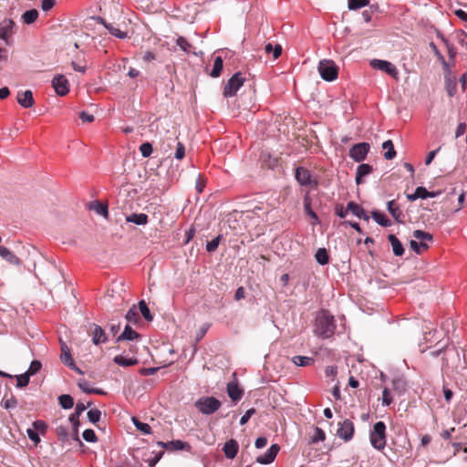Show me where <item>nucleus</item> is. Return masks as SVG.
Returning a JSON list of instances; mask_svg holds the SVG:
<instances>
[{
  "instance_id": "nucleus-59",
  "label": "nucleus",
  "mask_w": 467,
  "mask_h": 467,
  "mask_svg": "<svg viewBox=\"0 0 467 467\" xmlns=\"http://www.w3.org/2000/svg\"><path fill=\"white\" fill-rule=\"evenodd\" d=\"M55 0H42L41 8L43 11L47 12L55 5Z\"/></svg>"
},
{
  "instance_id": "nucleus-16",
  "label": "nucleus",
  "mask_w": 467,
  "mask_h": 467,
  "mask_svg": "<svg viewBox=\"0 0 467 467\" xmlns=\"http://www.w3.org/2000/svg\"><path fill=\"white\" fill-rule=\"evenodd\" d=\"M296 179L303 186L309 185L312 182L309 171L303 167L296 170Z\"/></svg>"
},
{
  "instance_id": "nucleus-4",
  "label": "nucleus",
  "mask_w": 467,
  "mask_h": 467,
  "mask_svg": "<svg viewBox=\"0 0 467 467\" xmlns=\"http://www.w3.org/2000/svg\"><path fill=\"white\" fill-rule=\"evenodd\" d=\"M222 403L214 397L203 396L199 398L195 403V408L204 415H211L217 411Z\"/></svg>"
},
{
  "instance_id": "nucleus-23",
  "label": "nucleus",
  "mask_w": 467,
  "mask_h": 467,
  "mask_svg": "<svg viewBox=\"0 0 467 467\" xmlns=\"http://www.w3.org/2000/svg\"><path fill=\"white\" fill-rule=\"evenodd\" d=\"M126 221L137 225H145L148 223V215L145 213H131L126 217Z\"/></svg>"
},
{
  "instance_id": "nucleus-49",
  "label": "nucleus",
  "mask_w": 467,
  "mask_h": 467,
  "mask_svg": "<svg viewBox=\"0 0 467 467\" xmlns=\"http://www.w3.org/2000/svg\"><path fill=\"white\" fill-rule=\"evenodd\" d=\"M16 379L17 380L16 386L18 388H24L28 385L30 376L26 373V371L21 375L16 376Z\"/></svg>"
},
{
  "instance_id": "nucleus-31",
  "label": "nucleus",
  "mask_w": 467,
  "mask_h": 467,
  "mask_svg": "<svg viewBox=\"0 0 467 467\" xmlns=\"http://www.w3.org/2000/svg\"><path fill=\"white\" fill-rule=\"evenodd\" d=\"M292 361L298 367H307L314 363V359L312 358L305 356H295L292 358Z\"/></svg>"
},
{
  "instance_id": "nucleus-3",
  "label": "nucleus",
  "mask_w": 467,
  "mask_h": 467,
  "mask_svg": "<svg viewBox=\"0 0 467 467\" xmlns=\"http://www.w3.org/2000/svg\"><path fill=\"white\" fill-rule=\"evenodd\" d=\"M414 240L410 243V248L418 254L429 248V243L432 242L433 236L422 230H415L412 234Z\"/></svg>"
},
{
  "instance_id": "nucleus-43",
  "label": "nucleus",
  "mask_w": 467,
  "mask_h": 467,
  "mask_svg": "<svg viewBox=\"0 0 467 467\" xmlns=\"http://www.w3.org/2000/svg\"><path fill=\"white\" fill-rule=\"evenodd\" d=\"M368 4L369 0H348V6L350 10H357L367 6Z\"/></svg>"
},
{
  "instance_id": "nucleus-7",
  "label": "nucleus",
  "mask_w": 467,
  "mask_h": 467,
  "mask_svg": "<svg viewBox=\"0 0 467 467\" xmlns=\"http://www.w3.org/2000/svg\"><path fill=\"white\" fill-rule=\"evenodd\" d=\"M370 146L367 142L355 144L349 150V156L357 162L364 161L369 151Z\"/></svg>"
},
{
  "instance_id": "nucleus-26",
  "label": "nucleus",
  "mask_w": 467,
  "mask_h": 467,
  "mask_svg": "<svg viewBox=\"0 0 467 467\" xmlns=\"http://www.w3.org/2000/svg\"><path fill=\"white\" fill-rule=\"evenodd\" d=\"M89 209L94 211L97 214L102 215L103 217H108V206L106 204H103L99 202H92L89 204Z\"/></svg>"
},
{
  "instance_id": "nucleus-8",
  "label": "nucleus",
  "mask_w": 467,
  "mask_h": 467,
  "mask_svg": "<svg viewBox=\"0 0 467 467\" xmlns=\"http://www.w3.org/2000/svg\"><path fill=\"white\" fill-rule=\"evenodd\" d=\"M354 432L355 427L353 422L347 419L339 423L337 434L340 439L344 440L345 441H348L353 438Z\"/></svg>"
},
{
  "instance_id": "nucleus-44",
  "label": "nucleus",
  "mask_w": 467,
  "mask_h": 467,
  "mask_svg": "<svg viewBox=\"0 0 467 467\" xmlns=\"http://www.w3.org/2000/svg\"><path fill=\"white\" fill-rule=\"evenodd\" d=\"M176 44L182 50H183L186 53L192 52V45L188 42V40L183 36H179L176 39Z\"/></svg>"
},
{
  "instance_id": "nucleus-58",
  "label": "nucleus",
  "mask_w": 467,
  "mask_h": 467,
  "mask_svg": "<svg viewBox=\"0 0 467 467\" xmlns=\"http://www.w3.org/2000/svg\"><path fill=\"white\" fill-rule=\"evenodd\" d=\"M458 43L467 49V34L463 31L457 34Z\"/></svg>"
},
{
  "instance_id": "nucleus-34",
  "label": "nucleus",
  "mask_w": 467,
  "mask_h": 467,
  "mask_svg": "<svg viewBox=\"0 0 467 467\" xmlns=\"http://www.w3.org/2000/svg\"><path fill=\"white\" fill-rule=\"evenodd\" d=\"M315 258L322 265H327L329 262V255L325 248H319L315 254Z\"/></svg>"
},
{
  "instance_id": "nucleus-52",
  "label": "nucleus",
  "mask_w": 467,
  "mask_h": 467,
  "mask_svg": "<svg viewBox=\"0 0 467 467\" xmlns=\"http://www.w3.org/2000/svg\"><path fill=\"white\" fill-rule=\"evenodd\" d=\"M82 436H83V439L88 442H94L97 441V436H96L95 431L90 429L85 430Z\"/></svg>"
},
{
  "instance_id": "nucleus-25",
  "label": "nucleus",
  "mask_w": 467,
  "mask_h": 467,
  "mask_svg": "<svg viewBox=\"0 0 467 467\" xmlns=\"http://www.w3.org/2000/svg\"><path fill=\"white\" fill-rule=\"evenodd\" d=\"M372 171V167L369 164H360L357 169L356 174V182L357 184H360L362 182V178Z\"/></svg>"
},
{
  "instance_id": "nucleus-33",
  "label": "nucleus",
  "mask_w": 467,
  "mask_h": 467,
  "mask_svg": "<svg viewBox=\"0 0 467 467\" xmlns=\"http://www.w3.org/2000/svg\"><path fill=\"white\" fill-rule=\"evenodd\" d=\"M37 17L38 11L36 9L27 10L22 16L23 22L26 25L34 23L37 19Z\"/></svg>"
},
{
  "instance_id": "nucleus-38",
  "label": "nucleus",
  "mask_w": 467,
  "mask_h": 467,
  "mask_svg": "<svg viewBox=\"0 0 467 467\" xmlns=\"http://www.w3.org/2000/svg\"><path fill=\"white\" fill-rule=\"evenodd\" d=\"M126 319L129 323L137 324L140 321V315L137 307L133 306L126 314Z\"/></svg>"
},
{
  "instance_id": "nucleus-6",
  "label": "nucleus",
  "mask_w": 467,
  "mask_h": 467,
  "mask_svg": "<svg viewBox=\"0 0 467 467\" xmlns=\"http://www.w3.org/2000/svg\"><path fill=\"white\" fill-rule=\"evenodd\" d=\"M244 78L240 72L233 75V77L226 82L223 88V96L225 98H231L236 95L237 91L244 83Z\"/></svg>"
},
{
  "instance_id": "nucleus-2",
  "label": "nucleus",
  "mask_w": 467,
  "mask_h": 467,
  "mask_svg": "<svg viewBox=\"0 0 467 467\" xmlns=\"http://www.w3.org/2000/svg\"><path fill=\"white\" fill-rule=\"evenodd\" d=\"M369 441L371 446L382 451L386 446V425L383 421H378L373 425V429L369 433Z\"/></svg>"
},
{
  "instance_id": "nucleus-13",
  "label": "nucleus",
  "mask_w": 467,
  "mask_h": 467,
  "mask_svg": "<svg viewBox=\"0 0 467 467\" xmlns=\"http://www.w3.org/2000/svg\"><path fill=\"white\" fill-rule=\"evenodd\" d=\"M227 394L233 401L237 402L242 399L244 391L237 382L232 381L227 384Z\"/></svg>"
},
{
  "instance_id": "nucleus-27",
  "label": "nucleus",
  "mask_w": 467,
  "mask_h": 467,
  "mask_svg": "<svg viewBox=\"0 0 467 467\" xmlns=\"http://www.w3.org/2000/svg\"><path fill=\"white\" fill-rule=\"evenodd\" d=\"M60 359L61 361L66 365L67 366L68 368L74 369L75 371H77L78 373L79 374H82L83 372L80 370V368H78L76 365H75V362H74V359L72 358V356H71V353L70 352H67V353H61L60 355Z\"/></svg>"
},
{
  "instance_id": "nucleus-47",
  "label": "nucleus",
  "mask_w": 467,
  "mask_h": 467,
  "mask_svg": "<svg viewBox=\"0 0 467 467\" xmlns=\"http://www.w3.org/2000/svg\"><path fill=\"white\" fill-rule=\"evenodd\" d=\"M221 239H222V235L219 234L213 240L207 242V244H206L207 252H209V253L214 252L218 248Z\"/></svg>"
},
{
  "instance_id": "nucleus-60",
  "label": "nucleus",
  "mask_w": 467,
  "mask_h": 467,
  "mask_svg": "<svg viewBox=\"0 0 467 467\" xmlns=\"http://www.w3.org/2000/svg\"><path fill=\"white\" fill-rule=\"evenodd\" d=\"M33 427L36 431L44 432L47 429V424L42 420H36L33 423Z\"/></svg>"
},
{
  "instance_id": "nucleus-30",
  "label": "nucleus",
  "mask_w": 467,
  "mask_h": 467,
  "mask_svg": "<svg viewBox=\"0 0 467 467\" xmlns=\"http://www.w3.org/2000/svg\"><path fill=\"white\" fill-rule=\"evenodd\" d=\"M382 148L386 150L384 153V158L386 160H392L396 156V150H394L393 143L390 140H388L383 142Z\"/></svg>"
},
{
  "instance_id": "nucleus-28",
  "label": "nucleus",
  "mask_w": 467,
  "mask_h": 467,
  "mask_svg": "<svg viewBox=\"0 0 467 467\" xmlns=\"http://www.w3.org/2000/svg\"><path fill=\"white\" fill-rule=\"evenodd\" d=\"M113 361L119 366L122 367H130L138 363V360L136 358H125L124 356L121 355L116 356Z\"/></svg>"
},
{
  "instance_id": "nucleus-41",
  "label": "nucleus",
  "mask_w": 467,
  "mask_h": 467,
  "mask_svg": "<svg viewBox=\"0 0 467 467\" xmlns=\"http://www.w3.org/2000/svg\"><path fill=\"white\" fill-rule=\"evenodd\" d=\"M105 27L109 30V32L111 35H113L114 36H116L118 38L124 39L128 36L127 32H123V31L119 30V28L113 26L111 24H105Z\"/></svg>"
},
{
  "instance_id": "nucleus-18",
  "label": "nucleus",
  "mask_w": 467,
  "mask_h": 467,
  "mask_svg": "<svg viewBox=\"0 0 467 467\" xmlns=\"http://www.w3.org/2000/svg\"><path fill=\"white\" fill-rule=\"evenodd\" d=\"M238 449L237 441L232 439L225 442L223 451L228 459H234L238 452Z\"/></svg>"
},
{
  "instance_id": "nucleus-35",
  "label": "nucleus",
  "mask_w": 467,
  "mask_h": 467,
  "mask_svg": "<svg viewBox=\"0 0 467 467\" xmlns=\"http://www.w3.org/2000/svg\"><path fill=\"white\" fill-rule=\"evenodd\" d=\"M388 211L397 221H399L400 217L402 215V212L398 203L393 200L388 202Z\"/></svg>"
},
{
  "instance_id": "nucleus-11",
  "label": "nucleus",
  "mask_w": 467,
  "mask_h": 467,
  "mask_svg": "<svg viewBox=\"0 0 467 467\" xmlns=\"http://www.w3.org/2000/svg\"><path fill=\"white\" fill-rule=\"evenodd\" d=\"M280 451V447L278 444H273L265 453L258 456L256 458V462L261 464H269L273 462Z\"/></svg>"
},
{
  "instance_id": "nucleus-21",
  "label": "nucleus",
  "mask_w": 467,
  "mask_h": 467,
  "mask_svg": "<svg viewBox=\"0 0 467 467\" xmlns=\"http://www.w3.org/2000/svg\"><path fill=\"white\" fill-rule=\"evenodd\" d=\"M388 240L389 241L393 253L396 256H401L404 254V248L400 241L394 235L389 234L388 236Z\"/></svg>"
},
{
  "instance_id": "nucleus-63",
  "label": "nucleus",
  "mask_w": 467,
  "mask_h": 467,
  "mask_svg": "<svg viewBox=\"0 0 467 467\" xmlns=\"http://www.w3.org/2000/svg\"><path fill=\"white\" fill-rule=\"evenodd\" d=\"M267 444V439L265 437H259L255 440L254 445L257 449H262Z\"/></svg>"
},
{
  "instance_id": "nucleus-45",
  "label": "nucleus",
  "mask_w": 467,
  "mask_h": 467,
  "mask_svg": "<svg viewBox=\"0 0 467 467\" xmlns=\"http://www.w3.org/2000/svg\"><path fill=\"white\" fill-rule=\"evenodd\" d=\"M132 421L134 423V425L136 426V428L141 431L143 434H149L150 433V426L148 424V423H144V422H141L138 419L136 418H133L132 419Z\"/></svg>"
},
{
  "instance_id": "nucleus-12",
  "label": "nucleus",
  "mask_w": 467,
  "mask_h": 467,
  "mask_svg": "<svg viewBox=\"0 0 467 467\" xmlns=\"http://www.w3.org/2000/svg\"><path fill=\"white\" fill-rule=\"evenodd\" d=\"M158 445L161 446L163 449H166L167 451H174L179 450H189L190 445L184 441H182L180 440L171 441H159Z\"/></svg>"
},
{
  "instance_id": "nucleus-53",
  "label": "nucleus",
  "mask_w": 467,
  "mask_h": 467,
  "mask_svg": "<svg viewBox=\"0 0 467 467\" xmlns=\"http://www.w3.org/2000/svg\"><path fill=\"white\" fill-rule=\"evenodd\" d=\"M446 47H447V51H448V55L450 57L451 59H454L456 57V55H457V51H456V48L453 47V45H451L448 40H446L445 38H442Z\"/></svg>"
},
{
  "instance_id": "nucleus-40",
  "label": "nucleus",
  "mask_w": 467,
  "mask_h": 467,
  "mask_svg": "<svg viewBox=\"0 0 467 467\" xmlns=\"http://www.w3.org/2000/svg\"><path fill=\"white\" fill-rule=\"evenodd\" d=\"M16 404H17V401L13 395H10V396L5 395L3 397L2 400H1L2 407H4L6 410L16 408Z\"/></svg>"
},
{
  "instance_id": "nucleus-19",
  "label": "nucleus",
  "mask_w": 467,
  "mask_h": 467,
  "mask_svg": "<svg viewBox=\"0 0 467 467\" xmlns=\"http://www.w3.org/2000/svg\"><path fill=\"white\" fill-rule=\"evenodd\" d=\"M304 209L306 215H308L313 220V225L318 224L320 223L317 214L311 208V199L308 194H306L304 198Z\"/></svg>"
},
{
  "instance_id": "nucleus-50",
  "label": "nucleus",
  "mask_w": 467,
  "mask_h": 467,
  "mask_svg": "<svg viewBox=\"0 0 467 467\" xmlns=\"http://www.w3.org/2000/svg\"><path fill=\"white\" fill-rule=\"evenodd\" d=\"M101 412L98 409H92L88 411V420L92 423H96L100 420Z\"/></svg>"
},
{
  "instance_id": "nucleus-14",
  "label": "nucleus",
  "mask_w": 467,
  "mask_h": 467,
  "mask_svg": "<svg viewBox=\"0 0 467 467\" xmlns=\"http://www.w3.org/2000/svg\"><path fill=\"white\" fill-rule=\"evenodd\" d=\"M17 102L23 108L28 109L34 105V98L31 90H26L17 94Z\"/></svg>"
},
{
  "instance_id": "nucleus-46",
  "label": "nucleus",
  "mask_w": 467,
  "mask_h": 467,
  "mask_svg": "<svg viewBox=\"0 0 467 467\" xmlns=\"http://www.w3.org/2000/svg\"><path fill=\"white\" fill-rule=\"evenodd\" d=\"M79 389L85 393L103 394V391L98 389H91L86 380L78 382Z\"/></svg>"
},
{
  "instance_id": "nucleus-64",
  "label": "nucleus",
  "mask_w": 467,
  "mask_h": 467,
  "mask_svg": "<svg viewBox=\"0 0 467 467\" xmlns=\"http://www.w3.org/2000/svg\"><path fill=\"white\" fill-rule=\"evenodd\" d=\"M324 440H325V432L321 429L317 428L316 435L313 439V441L317 442L318 441H324Z\"/></svg>"
},
{
  "instance_id": "nucleus-9",
  "label": "nucleus",
  "mask_w": 467,
  "mask_h": 467,
  "mask_svg": "<svg viewBox=\"0 0 467 467\" xmlns=\"http://www.w3.org/2000/svg\"><path fill=\"white\" fill-rule=\"evenodd\" d=\"M52 87L58 96H65L69 91V83L64 75H57L52 80Z\"/></svg>"
},
{
  "instance_id": "nucleus-36",
  "label": "nucleus",
  "mask_w": 467,
  "mask_h": 467,
  "mask_svg": "<svg viewBox=\"0 0 467 467\" xmlns=\"http://www.w3.org/2000/svg\"><path fill=\"white\" fill-rule=\"evenodd\" d=\"M60 406L65 410H69L74 405L73 398L70 395L63 394L58 397Z\"/></svg>"
},
{
  "instance_id": "nucleus-29",
  "label": "nucleus",
  "mask_w": 467,
  "mask_h": 467,
  "mask_svg": "<svg viewBox=\"0 0 467 467\" xmlns=\"http://www.w3.org/2000/svg\"><path fill=\"white\" fill-rule=\"evenodd\" d=\"M282 50V47L279 44L273 46L271 43H268L265 47V52L268 55L272 54L274 59H277L281 56Z\"/></svg>"
},
{
  "instance_id": "nucleus-61",
  "label": "nucleus",
  "mask_w": 467,
  "mask_h": 467,
  "mask_svg": "<svg viewBox=\"0 0 467 467\" xmlns=\"http://www.w3.org/2000/svg\"><path fill=\"white\" fill-rule=\"evenodd\" d=\"M455 87H456L455 82L447 79V81H446V88H447L448 94L451 97L453 96L454 93H455V90H456Z\"/></svg>"
},
{
  "instance_id": "nucleus-57",
  "label": "nucleus",
  "mask_w": 467,
  "mask_h": 467,
  "mask_svg": "<svg viewBox=\"0 0 467 467\" xmlns=\"http://www.w3.org/2000/svg\"><path fill=\"white\" fill-rule=\"evenodd\" d=\"M185 155V148L182 142L177 143L175 158L178 160H182Z\"/></svg>"
},
{
  "instance_id": "nucleus-22",
  "label": "nucleus",
  "mask_w": 467,
  "mask_h": 467,
  "mask_svg": "<svg viewBox=\"0 0 467 467\" xmlns=\"http://www.w3.org/2000/svg\"><path fill=\"white\" fill-rule=\"evenodd\" d=\"M140 335L131 328L130 325H127L124 328V331L118 337L117 341L122 340H133L139 338Z\"/></svg>"
},
{
  "instance_id": "nucleus-55",
  "label": "nucleus",
  "mask_w": 467,
  "mask_h": 467,
  "mask_svg": "<svg viewBox=\"0 0 467 467\" xmlns=\"http://www.w3.org/2000/svg\"><path fill=\"white\" fill-rule=\"evenodd\" d=\"M255 413V409L252 408L246 410V412L240 419V425H244L248 422L250 418Z\"/></svg>"
},
{
  "instance_id": "nucleus-5",
  "label": "nucleus",
  "mask_w": 467,
  "mask_h": 467,
  "mask_svg": "<svg viewBox=\"0 0 467 467\" xmlns=\"http://www.w3.org/2000/svg\"><path fill=\"white\" fill-rule=\"evenodd\" d=\"M318 72L327 81H333L337 78L338 68L332 60L324 59L319 62Z\"/></svg>"
},
{
  "instance_id": "nucleus-24",
  "label": "nucleus",
  "mask_w": 467,
  "mask_h": 467,
  "mask_svg": "<svg viewBox=\"0 0 467 467\" xmlns=\"http://www.w3.org/2000/svg\"><path fill=\"white\" fill-rule=\"evenodd\" d=\"M107 337L105 336L104 330L101 327L94 325V329L92 330V341L95 345H99L100 343L106 342Z\"/></svg>"
},
{
  "instance_id": "nucleus-48",
  "label": "nucleus",
  "mask_w": 467,
  "mask_h": 467,
  "mask_svg": "<svg viewBox=\"0 0 467 467\" xmlns=\"http://www.w3.org/2000/svg\"><path fill=\"white\" fill-rule=\"evenodd\" d=\"M42 368V364L39 360H33L26 370V373L31 377L36 375Z\"/></svg>"
},
{
  "instance_id": "nucleus-51",
  "label": "nucleus",
  "mask_w": 467,
  "mask_h": 467,
  "mask_svg": "<svg viewBox=\"0 0 467 467\" xmlns=\"http://www.w3.org/2000/svg\"><path fill=\"white\" fill-rule=\"evenodd\" d=\"M140 151L144 158H147L152 153V145L150 142H144L140 146Z\"/></svg>"
},
{
  "instance_id": "nucleus-20",
  "label": "nucleus",
  "mask_w": 467,
  "mask_h": 467,
  "mask_svg": "<svg viewBox=\"0 0 467 467\" xmlns=\"http://www.w3.org/2000/svg\"><path fill=\"white\" fill-rule=\"evenodd\" d=\"M0 256L11 265H19V258L5 246H0Z\"/></svg>"
},
{
  "instance_id": "nucleus-42",
  "label": "nucleus",
  "mask_w": 467,
  "mask_h": 467,
  "mask_svg": "<svg viewBox=\"0 0 467 467\" xmlns=\"http://www.w3.org/2000/svg\"><path fill=\"white\" fill-rule=\"evenodd\" d=\"M139 309L141 313V315L143 316V317L147 320V321H151L152 320V315L150 314V311L147 306V304L145 303L144 300H141L139 302Z\"/></svg>"
},
{
  "instance_id": "nucleus-10",
  "label": "nucleus",
  "mask_w": 467,
  "mask_h": 467,
  "mask_svg": "<svg viewBox=\"0 0 467 467\" xmlns=\"http://www.w3.org/2000/svg\"><path fill=\"white\" fill-rule=\"evenodd\" d=\"M370 66L375 69H379L388 73L391 77H397L398 75L397 67L389 61L381 59H373L370 61Z\"/></svg>"
},
{
  "instance_id": "nucleus-1",
  "label": "nucleus",
  "mask_w": 467,
  "mask_h": 467,
  "mask_svg": "<svg viewBox=\"0 0 467 467\" xmlns=\"http://www.w3.org/2000/svg\"><path fill=\"white\" fill-rule=\"evenodd\" d=\"M336 324L334 316L327 310L320 311L315 320V334L321 338H329L335 334Z\"/></svg>"
},
{
  "instance_id": "nucleus-62",
  "label": "nucleus",
  "mask_w": 467,
  "mask_h": 467,
  "mask_svg": "<svg viewBox=\"0 0 467 467\" xmlns=\"http://www.w3.org/2000/svg\"><path fill=\"white\" fill-rule=\"evenodd\" d=\"M439 150H440V148H438L437 150H431L428 153V155L425 159L426 165H430L431 163V161H433V159L435 158V156Z\"/></svg>"
},
{
  "instance_id": "nucleus-15",
  "label": "nucleus",
  "mask_w": 467,
  "mask_h": 467,
  "mask_svg": "<svg viewBox=\"0 0 467 467\" xmlns=\"http://www.w3.org/2000/svg\"><path fill=\"white\" fill-rule=\"evenodd\" d=\"M437 196L436 192H428L426 188L420 186L417 187L413 194L408 195V199L410 201H415L417 199H427V198H433Z\"/></svg>"
},
{
  "instance_id": "nucleus-37",
  "label": "nucleus",
  "mask_w": 467,
  "mask_h": 467,
  "mask_svg": "<svg viewBox=\"0 0 467 467\" xmlns=\"http://www.w3.org/2000/svg\"><path fill=\"white\" fill-rule=\"evenodd\" d=\"M372 218L376 223L382 226H389L390 221L386 217V215L380 212L374 211L372 212Z\"/></svg>"
},
{
  "instance_id": "nucleus-17",
  "label": "nucleus",
  "mask_w": 467,
  "mask_h": 467,
  "mask_svg": "<svg viewBox=\"0 0 467 467\" xmlns=\"http://www.w3.org/2000/svg\"><path fill=\"white\" fill-rule=\"evenodd\" d=\"M348 210L359 219H363L367 222L369 220V216L367 214L366 211L359 204L354 202H349L348 203Z\"/></svg>"
},
{
  "instance_id": "nucleus-54",
  "label": "nucleus",
  "mask_w": 467,
  "mask_h": 467,
  "mask_svg": "<svg viewBox=\"0 0 467 467\" xmlns=\"http://www.w3.org/2000/svg\"><path fill=\"white\" fill-rule=\"evenodd\" d=\"M392 402V396L388 389H384L382 391V405L389 406Z\"/></svg>"
},
{
  "instance_id": "nucleus-32",
  "label": "nucleus",
  "mask_w": 467,
  "mask_h": 467,
  "mask_svg": "<svg viewBox=\"0 0 467 467\" xmlns=\"http://www.w3.org/2000/svg\"><path fill=\"white\" fill-rule=\"evenodd\" d=\"M223 63L221 57H216L214 58L213 67L212 71L210 72V76L212 78H218L221 75L223 70Z\"/></svg>"
},
{
  "instance_id": "nucleus-39",
  "label": "nucleus",
  "mask_w": 467,
  "mask_h": 467,
  "mask_svg": "<svg viewBox=\"0 0 467 467\" xmlns=\"http://www.w3.org/2000/svg\"><path fill=\"white\" fill-rule=\"evenodd\" d=\"M430 47L433 51L434 55L436 56L437 59L441 63L443 68L445 70L449 69V64L446 62L444 57L441 55L440 50L438 49L437 46L433 43H430Z\"/></svg>"
},
{
  "instance_id": "nucleus-56",
  "label": "nucleus",
  "mask_w": 467,
  "mask_h": 467,
  "mask_svg": "<svg viewBox=\"0 0 467 467\" xmlns=\"http://www.w3.org/2000/svg\"><path fill=\"white\" fill-rule=\"evenodd\" d=\"M26 433H27L28 438L32 441H34L36 444H37L40 441L39 435H38L37 431H36V430L27 429Z\"/></svg>"
}]
</instances>
